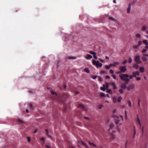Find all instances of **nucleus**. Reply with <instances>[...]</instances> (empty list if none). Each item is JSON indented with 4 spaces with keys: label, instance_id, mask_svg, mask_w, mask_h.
Wrapping results in <instances>:
<instances>
[{
    "label": "nucleus",
    "instance_id": "1",
    "mask_svg": "<svg viewBox=\"0 0 148 148\" xmlns=\"http://www.w3.org/2000/svg\"><path fill=\"white\" fill-rule=\"evenodd\" d=\"M114 117L117 118L115 120V123L116 124H119V125H122V123L120 122L121 121H123V117L122 116L120 115L119 116H115Z\"/></svg>",
    "mask_w": 148,
    "mask_h": 148
},
{
    "label": "nucleus",
    "instance_id": "2",
    "mask_svg": "<svg viewBox=\"0 0 148 148\" xmlns=\"http://www.w3.org/2000/svg\"><path fill=\"white\" fill-rule=\"evenodd\" d=\"M129 76L127 74H123L120 76V78L122 81L128 82L130 79Z\"/></svg>",
    "mask_w": 148,
    "mask_h": 148
},
{
    "label": "nucleus",
    "instance_id": "3",
    "mask_svg": "<svg viewBox=\"0 0 148 148\" xmlns=\"http://www.w3.org/2000/svg\"><path fill=\"white\" fill-rule=\"evenodd\" d=\"M93 64L94 65H96L97 67H101L102 66V64L101 63H100L99 61H96L93 60L92 61Z\"/></svg>",
    "mask_w": 148,
    "mask_h": 148
},
{
    "label": "nucleus",
    "instance_id": "4",
    "mask_svg": "<svg viewBox=\"0 0 148 148\" xmlns=\"http://www.w3.org/2000/svg\"><path fill=\"white\" fill-rule=\"evenodd\" d=\"M119 69L121 72L123 73H125L127 70L126 66H125L121 67Z\"/></svg>",
    "mask_w": 148,
    "mask_h": 148
},
{
    "label": "nucleus",
    "instance_id": "5",
    "mask_svg": "<svg viewBox=\"0 0 148 148\" xmlns=\"http://www.w3.org/2000/svg\"><path fill=\"white\" fill-rule=\"evenodd\" d=\"M140 58L138 56H137L135 57L134 60L137 64H140L141 63L140 61Z\"/></svg>",
    "mask_w": 148,
    "mask_h": 148
},
{
    "label": "nucleus",
    "instance_id": "6",
    "mask_svg": "<svg viewBox=\"0 0 148 148\" xmlns=\"http://www.w3.org/2000/svg\"><path fill=\"white\" fill-rule=\"evenodd\" d=\"M69 97V94L67 93H64L62 96V100L67 98Z\"/></svg>",
    "mask_w": 148,
    "mask_h": 148
},
{
    "label": "nucleus",
    "instance_id": "7",
    "mask_svg": "<svg viewBox=\"0 0 148 148\" xmlns=\"http://www.w3.org/2000/svg\"><path fill=\"white\" fill-rule=\"evenodd\" d=\"M134 87V85L133 84H130L129 86L127 87V89L128 90H130L131 89H133Z\"/></svg>",
    "mask_w": 148,
    "mask_h": 148
},
{
    "label": "nucleus",
    "instance_id": "8",
    "mask_svg": "<svg viewBox=\"0 0 148 148\" xmlns=\"http://www.w3.org/2000/svg\"><path fill=\"white\" fill-rule=\"evenodd\" d=\"M48 89L50 90L51 93L53 95H55L56 96H57V94L56 92H54L52 90V89L50 88H47Z\"/></svg>",
    "mask_w": 148,
    "mask_h": 148
},
{
    "label": "nucleus",
    "instance_id": "9",
    "mask_svg": "<svg viewBox=\"0 0 148 148\" xmlns=\"http://www.w3.org/2000/svg\"><path fill=\"white\" fill-rule=\"evenodd\" d=\"M130 78L131 79H132L133 77H137V76L136 74H135V72H133L132 73V75H130Z\"/></svg>",
    "mask_w": 148,
    "mask_h": 148
},
{
    "label": "nucleus",
    "instance_id": "10",
    "mask_svg": "<svg viewBox=\"0 0 148 148\" xmlns=\"http://www.w3.org/2000/svg\"><path fill=\"white\" fill-rule=\"evenodd\" d=\"M121 87L122 88L124 89H125L126 88L127 89V87L126 86V83H123L121 85Z\"/></svg>",
    "mask_w": 148,
    "mask_h": 148
},
{
    "label": "nucleus",
    "instance_id": "11",
    "mask_svg": "<svg viewBox=\"0 0 148 148\" xmlns=\"http://www.w3.org/2000/svg\"><path fill=\"white\" fill-rule=\"evenodd\" d=\"M139 47L137 45H135L133 46L134 49L136 51H137L139 49Z\"/></svg>",
    "mask_w": 148,
    "mask_h": 148
},
{
    "label": "nucleus",
    "instance_id": "12",
    "mask_svg": "<svg viewBox=\"0 0 148 148\" xmlns=\"http://www.w3.org/2000/svg\"><path fill=\"white\" fill-rule=\"evenodd\" d=\"M137 121L138 122V124H139V125H140V127H141V123H140V119L138 117V114H137Z\"/></svg>",
    "mask_w": 148,
    "mask_h": 148
},
{
    "label": "nucleus",
    "instance_id": "13",
    "mask_svg": "<svg viewBox=\"0 0 148 148\" xmlns=\"http://www.w3.org/2000/svg\"><path fill=\"white\" fill-rule=\"evenodd\" d=\"M136 37L137 38H140L141 37V35L140 34H136L135 35Z\"/></svg>",
    "mask_w": 148,
    "mask_h": 148
},
{
    "label": "nucleus",
    "instance_id": "14",
    "mask_svg": "<svg viewBox=\"0 0 148 148\" xmlns=\"http://www.w3.org/2000/svg\"><path fill=\"white\" fill-rule=\"evenodd\" d=\"M143 60L144 62H146L147 60V58L145 54H144L143 56Z\"/></svg>",
    "mask_w": 148,
    "mask_h": 148
},
{
    "label": "nucleus",
    "instance_id": "15",
    "mask_svg": "<svg viewBox=\"0 0 148 148\" xmlns=\"http://www.w3.org/2000/svg\"><path fill=\"white\" fill-rule=\"evenodd\" d=\"M87 59H90L92 58V56L89 54H87L86 56L85 57Z\"/></svg>",
    "mask_w": 148,
    "mask_h": 148
},
{
    "label": "nucleus",
    "instance_id": "16",
    "mask_svg": "<svg viewBox=\"0 0 148 148\" xmlns=\"http://www.w3.org/2000/svg\"><path fill=\"white\" fill-rule=\"evenodd\" d=\"M143 42L144 44L146 46L148 45V40H143Z\"/></svg>",
    "mask_w": 148,
    "mask_h": 148
},
{
    "label": "nucleus",
    "instance_id": "17",
    "mask_svg": "<svg viewBox=\"0 0 148 148\" xmlns=\"http://www.w3.org/2000/svg\"><path fill=\"white\" fill-rule=\"evenodd\" d=\"M145 71V69L144 67H141L140 69V71L141 73H143Z\"/></svg>",
    "mask_w": 148,
    "mask_h": 148
},
{
    "label": "nucleus",
    "instance_id": "18",
    "mask_svg": "<svg viewBox=\"0 0 148 148\" xmlns=\"http://www.w3.org/2000/svg\"><path fill=\"white\" fill-rule=\"evenodd\" d=\"M113 102L114 103H115L117 101V98L116 97H114L112 98Z\"/></svg>",
    "mask_w": 148,
    "mask_h": 148
},
{
    "label": "nucleus",
    "instance_id": "19",
    "mask_svg": "<svg viewBox=\"0 0 148 148\" xmlns=\"http://www.w3.org/2000/svg\"><path fill=\"white\" fill-rule=\"evenodd\" d=\"M148 29V27L147 26L145 25L142 28V30L145 31L146 30Z\"/></svg>",
    "mask_w": 148,
    "mask_h": 148
},
{
    "label": "nucleus",
    "instance_id": "20",
    "mask_svg": "<svg viewBox=\"0 0 148 148\" xmlns=\"http://www.w3.org/2000/svg\"><path fill=\"white\" fill-rule=\"evenodd\" d=\"M131 9V5L130 4L128 7L127 10V13H129L130 12V10Z\"/></svg>",
    "mask_w": 148,
    "mask_h": 148
},
{
    "label": "nucleus",
    "instance_id": "21",
    "mask_svg": "<svg viewBox=\"0 0 148 148\" xmlns=\"http://www.w3.org/2000/svg\"><path fill=\"white\" fill-rule=\"evenodd\" d=\"M111 85L114 87V89H116L117 88V87L116 86V84L114 82H112L111 83Z\"/></svg>",
    "mask_w": 148,
    "mask_h": 148
},
{
    "label": "nucleus",
    "instance_id": "22",
    "mask_svg": "<svg viewBox=\"0 0 148 148\" xmlns=\"http://www.w3.org/2000/svg\"><path fill=\"white\" fill-rule=\"evenodd\" d=\"M78 107L82 108V109H84V105L82 104H79L78 106Z\"/></svg>",
    "mask_w": 148,
    "mask_h": 148
},
{
    "label": "nucleus",
    "instance_id": "23",
    "mask_svg": "<svg viewBox=\"0 0 148 148\" xmlns=\"http://www.w3.org/2000/svg\"><path fill=\"white\" fill-rule=\"evenodd\" d=\"M137 64L136 63V64H135L134 66H133V67L136 69H137L138 67V64Z\"/></svg>",
    "mask_w": 148,
    "mask_h": 148
},
{
    "label": "nucleus",
    "instance_id": "24",
    "mask_svg": "<svg viewBox=\"0 0 148 148\" xmlns=\"http://www.w3.org/2000/svg\"><path fill=\"white\" fill-rule=\"evenodd\" d=\"M17 122L20 123L22 124L23 123L24 121H23L22 120L20 119H17Z\"/></svg>",
    "mask_w": 148,
    "mask_h": 148
},
{
    "label": "nucleus",
    "instance_id": "25",
    "mask_svg": "<svg viewBox=\"0 0 148 148\" xmlns=\"http://www.w3.org/2000/svg\"><path fill=\"white\" fill-rule=\"evenodd\" d=\"M84 71L86 72L87 73H88L90 72V71L88 68H85L84 70Z\"/></svg>",
    "mask_w": 148,
    "mask_h": 148
},
{
    "label": "nucleus",
    "instance_id": "26",
    "mask_svg": "<svg viewBox=\"0 0 148 148\" xmlns=\"http://www.w3.org/2000/svg\"><path fill=\"white\" fill-rule=\"evenodd\" d=\"M122 99V97L121 96H119L118 97V99H117V101L118 102H120L121 101V100Z\"/></svg>",
    "mask_w": 148,
    "mask_h": 148
},
{
    "label": "nucleus",
    "instance_id": "27",
    "mask_svg": "<svg viewBox=\"0 0 148 148\" xmlns=\"http://www.w3.org/2000/svg\"><path fill=\"white\" fill-rule=\"evenodd\" d=\"M41 140L43 144H44L45 143V138L44 137H42L41 138Z\"/></svg>",
    "mask_w": 148,
    "mask_h": 148
},
{
    "label": "nucleus",
    "instance_id": "28",
    "mask_svg": "<svg viewBox=\"0 0 148 148\" xmlns=\"http://www.w3.org/2000/svg\"><path fill=\"white\" fill-rule=\"evenodd\" d=\"M114 125L112 123V124H111L110 125V128L108 130V131H109L111 129H112L113 127H114Z\"/></svg>",
    "mask_w": 148,
    "mask_h": 148
},
{
    "label": "nucleus",
    "instance_id": "29",
    "mask_svg": "<svg viewBox=\"0 0 148 148\" xmlns=\"http://www.w3.org/2000/svg\"><path fill=\"white\" fill-rule=\"evenodd\" d=\"M45 131L47 132V133H46L47 135L48 136V137H49V138H51V136L49 135L48 131L47 129H46L45 130Z\"/></svg>",
    "mask_w": 148,
    "mask_h": 148
},
{
    "label": "nucleus",
    "instance_id": "30",
    "mask_svg": "<svg viewBox=\"0 0 148 148\" xmlns=\"http://www.w3.org/2000/svg\"><path fill=\"white\" fill-rule=\"evenodd\" d=\"M103 86L105 88V90L106 89V90H108V85H106L105 84H103Z\"/></svg>",
    "mask_w": 148,
    "mask_h": 148
},
{
    "label": "nucleus",
    "instance_id": "31",
    "mask_svg": "<svg viewBox=\"0 0 148 148\" xmlns=\"http://www.w3.org/2000/svg\"><path fill=\"white\" fill-rule=\"evenodd\" d=\"M142 44V42L141 41H139L138 42V45L139 47Z\"/></svg>",
    "mask_w": 148,
    "mask_h": 148
},
{
    "label": "nucleus",
    "instance_id": "32",
    "mask_svg": "<svg viewBox=\"0 0 148 148\" xmlns=\"http://www.w3.org/2000/svg\"><path fill=\"white\" fill-rule=\"evenodd\" d=\"M100 95L102 97H105V95L103 93L101 92L100 93Z\"/></svg>",
    "mask_w": 148,
    "mask_h": 148
},
{
    "label": "nucleus",
    "instance_id": "33",
    "mask_svg": "<svg viewBox=\"0 0 148 148\" xmlns=\"http://www.w3.org/2000/svg\"><path fill=\"white\" fill-rule=\"evenodd\" d=\"M135 74L137 76H138L140 75V72L138 71H136L135 72Z\"/></svg>",
    "mask_w": 148,
    "mask_h": 148
},
{
    "label": "nucleus",
    "instance_id": "34",
    "mask_svg": "<svg viewBox=\"0 0 148 148\" xmlns=\"http://www.w3.org/2000/svg\"><path fill=\"white\" fill-rule=\"evenodd\" d=\"M128 61L129 63H131L132 62V59L130 57L129 58Z\"/></svg>",
    "mask_w": 148,
    "mask_h": 148
},
{
    "label": "nucleus",
    "instance_id": "35",
    "mask_svg": "<svg viewBox=\"0 0 148 148\" xmlns=\"http://www.w3.org/2000/svg\"><path fill=\"white\" fill-rule=\"evenodd\" d=\"M28 106L30 109H32L33 108L32 105L31 103H29L28 104Z\"/></svg>",
    "mask_w": 148,
    "mask_h": 148
},
{
    "label": "nucleus",
    "instance_id": "36",
    "mask_svg": "<svg viewBox=\"0 0 148 148\" xmlns=\"http://www.w3.org/2000/svg\"><path fill=\"white\" fill-rule=\"evenodd\" d=\"M111 66H110V64L108 65H106V68L107 69H109L111 68Z\"/></svg>",
    "mask_w": 148,
    "mask_h": 148
},
{
    "label": "nucleus",
    "instance_id": "37",
    "mask_svg": "<svg viewBox=\"0 0 148 148\" xmlns=\"http://www.w3.org/2000/svg\"><path fill=\"white\" fill-rule=\"evenodd\" d=\"M112 76L114 79H116V76L115 74H113L112 75Z\"/></svg>",
    "mask_w": 148,
    "mask_h": 148
},
{
    "label": "nucleus",
    "instance_id": "38",
    "mask_svg": "<svg viewBox=\"0 0 148 148\" xmlns=\"http://www.w3.org/2000/svg\"><path fill=\"white\" fill-rule=\"evenodd\" d=\"M93 57L95 59H97V57L96 55V53H95V54H94V55H93Z\"/></svg>",
    "mask_w": 148,
    "mask_h": 148
},
{
    "label": "nucleus",
    "instance_id": "39",
    "mask_svg": "<svg viewBox=\"0 0 148 148\" xmlns=\"http://www.w3.org/2000/svg\"><path fill=\"white\" fill-rule=\"evenodd\" d=\"M128 102L129 106L130 107H131V103L130 101V100H129L128 101Z\"/></svg>",
    "mask_w": 148,
    "mask_h": 148
},
{
    "label": "nucleus",
    "instance_id": "40",
    "mask_svg": "<svg viewBox=\"0 0 148 148\" xmlns=\"http://www.w3.org/2000/svg\"><path fill=\"white\" fill-rule=\"evenodd\" d=\"M119 91L121 94H122L123 92V91L122 89H119Z\"/></svg>",
    "mask_w": 148,
    "mask_h": 148
},
{
    "label": "nucleus",
    "instance_id": "41",
    "mask_svg": "<svg viewBox=\"0 0 148 148\" xmlns=\"http://www.w3.org/2000/svg\"><path fill=\"white\" fill-rule=\"evenodd\" d=\"M109 19L110 20L114 21H115L114 18L111 17H109Z\"/></svg>",
    "mask_w": 148,
    "mask_h": 148
},
{
    "label": "nucleus",
    "instance_id": "42",
    "mask_svg": "<svg viewBox=\"0 0 148 148\" xmlns=\"http://www.w3.org/2000/svg\"><path fill=\"white\" fill-rule=\"evenodd\" d=\"M89 143L90 145H92L94 146H95V147L96 146V145L95 144H93L92 143H91L90 142V141H89Z\"/></svg>",
    "mask_w": 148,
    "mask_h": 148
},
{
    "label": "nucleus",
    "instance_id": "43",
    "mask_svg": "<svg viewBox=\"0 0 148 148\" xmlns=\"http://www.w3.org/2000/svg\"><path fill=\"white\" fill-rule=\"evenodd\" d=\"M98 79L99 80L100 82H102L103 80L102 78L100 77H98Z\"/></svg>",
    "mask_w": 148,
    "mask_h": 148
},
{
    "label": "nucleus",
    "instance_id": "44",
    "mask_svg": "<svg viewBox=\"0 0 148 148\" xmlns=\"http://www.w3.org/2000/svg\"><path fill=\"white\" fill-rule=\"evenodd\" d=\"M76 58L74 57H69V59H75Z\"/></svg>",
    "mask_w": 148,
    "mask_h": 148
},
{
    "label": "nucleus",
    "instance_id": "45",
    "mask_svg": "<svg viewBox=\"0 0 148 148\" xmlns=\"http://www.w3.org/2000/svg\"><path fill=\"white\" fill-rule=\"evenodd\" d=\"M127 61L126 60H125L124 61H123L122 62V64H125L127 63Z\"/></svg>",
    "mask_w": 148,
    "mask_h": 148
},
{
    "label": "nucleus",
    "instance_id": "46",
    "mask_svg": "<svg viewBox=\"0 0 148 148\" xmlns=\"http://www.w3.org/2000/svg\"><path fill=\"white\" fill-rule=\"evenodd\" d=\"M92 77L93 79H95L97 78V75L92 76Z\"/></svg>",
    "mask_w": 148,
    "mask_h": 148
},
{
    "label": "nucleus",
    "instance_id": "47",
    "mask_svg": "<svg viewBox=\"0 0 148 148\" xmlns=\"http://www.w3.org/2000/svg\"><path fill=\"white\" fill-rule=\"evenodd\" d=\"M103 107V105H101L99 106L98 108L99 109H101Z\"/></svg>",
    "mask_w": 148,
    "mask_h": 148
},
{
    "label": "nucleus",
    "instance_id": "48",
    "mask_svg": "<svg viewBox=\"0 0 148 148\" xmlns=\"http://www.w3.org/2000/svg\"><path fill=\"white\" fill-rule=\"evenodd\" d=\"M109 72H110V73L111 74H113L114 73V71L112 70H110Z\"/></svg>",
    "mask_w": 148,
    "mask_h": 148
},
{
    "label": "nucleus",
    "instance_id": "49",
    "mask_svg": "<svg viewBox=\"0 0 148 148\" xmlns=\"http://www.w3.org/2000/svg\"><path fill=\"white\" fill-rule=\"evenodd\" d=\"M147 51V49H143L142 51V52L143 53H144Z\"/></svg>",
    "mask_w": 148,
    "mask_h": 148
},
{
    "label": "nucleus",
    "instance_id": "50",
    "mask_svg": "<svg viewBox=\"0 0 148 148\" xmlns=\"http://www.w3.org/2000/svg\"><path fill=\"white\" fill-rule=\"evenodd\" d=\"M89 52L91 54H92L93 55H94V54H95V52H93L92 51H90Z\"/></svg>",
    "mask_w": 148,
    "mask_h": 148
},
{
    "label": "nucleus",
    "instance_id": "51",
    "mask_svg": "<svg viewBox=\"0 0 148 148\" xmlns=\"http://www.w3.org/2000/svg\"><path fill=\"white\" fill-rule=\"evenodd\" d=\"M111 137L112 139H114L115 138V136L113 134H112L111 135Z\"/></svg>",
    "mask_w": 148,
    "mask_h": 148
},
{
    "label": "nucleus",
    "instance_id": "52",
    "mask_svg": "<svg viewBox=\"0 0 148 148\" xmlns=\"http://www.w3.org/2000/svg\"><path fill=\"white\" fill-rule=\"evenodd\" d=\"M100 89L103 90H105V88L103 86V87H100Z\"/></svg>",
    "mask_w": 148,
    "mask_h": 148
},
{
    "label": "nucleus",
    "instance_id": "53",
    "mask_svg": "<svg viewBox=\"0 0 148 148\" xmlns=\"http://www.w3.org/2000/svg\"><path fill=\"white\" fill-rule=\"evenodd\" d=\"M27 141L28 142H29L30 141V138L29 137H27Z\"/></svg>",
    "mask_w": 148,
    "mask_h": 148
},
{
    "label": "nucleus",
    "instance_id": "54",
    "mask_svg": "<svg viewBox=\"0 0 148 148\" xmlns=\"http://www.w3.org/2000/svg\"><path fill=\"white\" fill-rule=\"evenodd\" d=\"M141 79V78L140 77H137L136 78V80H137V81H139V80H140Z\"/></svg>",
    "mask_w": 148,
    "mask_h": 148
},
{
    "label": "nucleus",
    "instance_id": "55",
    "mask_svg": "<svg viewBox=\"0 0 148 148\" xmlns=\"http://www.w3.org/2000/svg\"><path fill=\"white\" fill-rule=\"evenodd\" d=\"M38 131V130L37 129H36L34 132H33L34 133H36Z\"/></svg>",
    "mask_w": 148,
    "mask_h": 148
},
{
    "label": "nucleus",
    "instance_id": "56",
    "mask_svg": "<svg viewBox=\"0 0 148 148\" xmlns=\"http://www.w3.org/2000/svg\"><path fill=\"white\" fill-rule=\"evenodd\" d=\"M136 134V133H135V132H134V133L133 135V138H134Z\"/></svg>",
    "mask_w": 148,
    "mask_h": 148
},
{
    "label": "nucleus",
    "instance_id": "57",
    "mask_svg": "<svg viewBox=\"0 0 148 148\" xmlns=\"http://www.w3.org/2000/svg\"><path fill=\"white\" fill-rule=\"evenodd\" d=\"M113 64H119V62H113Z\"/></svg>",
    "mask_w": 148,
    "mask_h": 148
},
{
    "label": "nucleus",
    "instance_id": "58",
    "mask_svg": "<svg viewBox=\"0 0 148 148\" xmlns=\"http://www.w3.org/2000/svg\"><path fill=\"white\" fill-rule=\"evenodd\" d=\"M106 78H107V79H110V77L109 76H108V75H106Z\"/></svg>",
    "mask_w": 148,
    "mask_h": 148
},
{
    "label": "nucleus",
    "instance_id": "59",
    "mask_svg": "<svg viewBox=\"0 0 148 148\" xmlns=\"http://www.w3.org/2000/svg\"><path fill=\"white\" fill-rule=\"evenodd\" d=\"M140 100L139 99L138 100V106H140Z\"/></svg>",
    "mask_w": 148,
    "mask_h": 148
},
{
    "label": "nucleus",
    "instance_id": "60",
    "mask_svg": "<svg viewBox=\"0 0 148 148\" xmlns=\"http://www.w3.org/2000/svg\"><path fill=\"white\" fill-rule=\"evenodd\" d=\"M125 117L126 119L127 118V112L126 111H125Z\"/></svg>",
    "mask_w": 148,
    "mask_h": 148
},
{
    "label": "nucleus",
    "instance_id": "61",
    "mask_svg": "<svg viewBox=\"0 0 148 148\" xmlns=\"http://www.w3.org/2000/svg\"><path fill=\"white\" fill-rule=\"evenodd\" d=\"M110 66H115V65L114 64H110Z\"/></svg>",
    "mask_w": 148,
    "mask_h": 148
},
{
    "label": "nucleus",
    "instance_id": "62",
    "mask_svg": "<svg viewBox=\"0 0 148 148\" xmlns=\"http://www.w3.org/2000/svg\"><path fill=\"white\" fill-rule=\"evenodd\" d=\"M143 133H144L143 127L142 129V136H143Z\"/></svg>",
    "mask_w": 148,
    "mask_h": 148
},
{
    "label": "nucleus",
    "instance_id": "63",
    "mask_svg": "<svg viewBox=\"0 0 148 148\" xmlns=\"http://www.w3.org/2000/svg\"><path fill=\"white\" fill-rule=\"evenodd\" d=\"M46 147L47 148H51L48 145H46Z\"/></svg>",
    "mask_w": 148,
    "mask_h": 148
},
{
    "label": "nucleus",
    "instance_id": "64",
    "mask_svg": "<svg viewBox=\"0 0 148 148\" xmlns=\"http://www.w3.org/2000/svg\"><path fill=\"white\" fill-rule=\"evenodd\" d=\"M84 118L86 120H88L89 119V118L86 117H84Z\"/></svg>",
    "mask_w": 148,
    "mask_h": 148
}]
</instances>
